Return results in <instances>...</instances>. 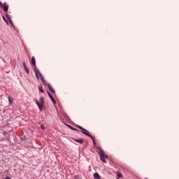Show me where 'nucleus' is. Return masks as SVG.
I'll list each match as a JSON object with an SVG mask.
<instances>
[{"mask_svg": "<svg viewBox=\"0 0 179 179\" xmlns=\"http://www.w3.org/2000/svg\"><path fill=\"white\" fill-rule=\"evenodd\" d=\"M34 72L36 73V76L37 79H41L43 86H48L49 90L52 93H55V90H54L52 87H51V85H50V84L47 83V82H45V80L43 78V75L41 74V73H40V71H38V69H36L34 70Z\"/></svg>", "mask_w": 179, "mask_h": 179, "instance_id": "1", "label": "nucleus"}, {"mask_svg": "<svg viewBox=\"0 0 179 179\" xmlns=\"http://www.w3.org/2000/svg\"><path fill=\"white\" fill-rule=\"evenodd\" d=\"M98 149L99 150V155L100 156V159H101V162H103V163H107V161L106 160V159H108V156L107 155H106L104 151L103 150L100 149V148H99Z\"/></svg>", "mask_w": 179, "mask_h": 179, "instance_id": "2", "label": "nucleus"}, {"mask_svg": "<svg viewBox=\"0 0 179 179\" xmlns=\"http://www.w3.org/2000/svg\"><path fill=\"white\" fill-rule=\"evenodd\" d=\"M44 97L43 96L39 98V101H36V104L40 111H43V107H44Z\"/></svg>", "mask_w": 179, "mask_h": 179, "instance_id": "3", "label": "nucleus"}, {"mask_svg": "<svg viewBox=\"0 0 179 179\" xmlns=\"http://www.w3.org/2000/svg\"><path fill=\"white\" fill-rule=\"evenodd\" d=\"M77 128L80 129L82 134H83L84 135H86V136H89V138H92V135H90V134H89V131H87V129H85V128L82 127L80 125H77Z\"/></svg>", "mask_w": 179, "mask_h": 179, "instance_id": "4", "label": "nucleus"}, {"mask_svg": "<svg viewBox=\"0 0 179 179\" xmlns=\"http://www.w3.org/2000/svg\"><path fill=\"white\" fill-rule=\"evenodd\" d=\"M0 6L3 8V11L6 13L8 10H9V6L7 5L6 3H2V1H0Z\"/></svg>", "mask_w": 179, "mask_h": 179, "instance_id": "5", "label": "nucleus"}, {"mask_svg": "<svg viewBox=\"0 0 179 179\" xmlns=\"http://www.w3.org/2000/svg\"><path fill=\"white\" fill-rule=\"evenodd\" d=\"M47 93H48V94L50 99L52 100L53 104H56L57 101H55V99H54V96H52L50 94V92L48 91Z\"/></svg>", "mask_w": 179, "mask_h": 179, "instance_id": "6", "label": "nucleus"}, {"mask_svg": "<svg viewBox=\"0 0 179 179\" xmlns=\"http://www.w3.org/2000/svg\"><path fill=\"white\" fill-rule=\"evenodd\" d=\"M6 18L9 20V22L10 23L11 26H14L13 25V22H12V20L10 19V17H9V15H8V14H6Z\"/></svg>", "mask_w": 179, "mask_h": 179, "instance_id": "7", "label": "nucleus"}, {"mask_svg": "<svg viewBox=\"0 0 179 179\" xmlns=\"http://www.w3.org/2000/svg\"><path fill=\"white\" fill-rule=\"evenodd\" d=\"M31 64L34 65V68H36V58L34 57L31 58Z\"/></svg>", "mask_w": 179, "mask_h": 179, "instance_id": "8", "label": "nucleus"}, {"mask_svg": "<svg viewBox=\"0 0 179 179\" xmlns=\"http://www.w3.org/2000/svg\"><path fill=\"white\" fill-rule=\"evenodd\" d=\"M94 179H100V175L99 174V173H94Z\"/></svg>", "mask_w": 179, "mask_h": 179, "instance_id": "9", "label": "nucleus"}, {"mask_svg": "<svg viewBox=\"0 0 179 179\" xmlns=\"http://www.w3.org/2000/svg\"><path fill=\"white\" fill-rule=\"evenodd\" d=\"M74 141L77 142L78 143H83V138L74 139Z\"/></svg>", "mask_w": 179, "mask_h": 179, "instance_id": "10", "label": "nucleus"}, {"mask_svg": "<svg viewBox=\"0 0 179 179\" xmlns=\"http://www.w3.org/2000/svg\"><path fill=\"white\" fill-rule=\"evenodd\" d=\"M8 101L10 104H13V99H12V96H8Z\"/></svg>", "mask_w": 179, "mask_h": 179, "instance_id": "11", "label": "nucleus"}, {"mask_svg": "<svg viewBox=\"0 0 179 179\" xmlns=\"http://www.w3.org/2000/svg\"><path fill=\"white\" fill-rule=\"evenodd\" d=\"M38 90H40L41 93H44V89H43V85H38Z\"/></svg>", "mask_w": 179, "mask_h": 179, "instance_id": "12", "label": "nucleus"}, {"mask_svg": "<svg viewBox=\"0 0 179 179\" xmlns=\"http://www.w3.org/2000/svg\"><path fill=\"white\" fill-rule=\"evenodd\" d=\"M69 128H70V129H71L72 131H76V132H79V130L78 129H75L72 126H69Z\"/></svg>", "mask_w": 179, "mask_h": 179, "instance_id": "13", "label": "nucleus"}, {"mask_svg": "<svg viewBox=\"0 0 179 179\" xmlns=\"http://www.w3.org/2000/svg\"><path fill=\"white\" fill-rule=\"evenodd\" d=\"M117 178H121L122 177V173H120V171L117 172Z\"/></svg>", "mask_w": 179, "mask_h": 179, "instance_id": "14", "label": "nucleus"}, {"mask_svg": "<svg viewBox=\"0 0 179 179\" xmlns=\"http://www.w3.org/2000/svg\"><path fill=\"white\" fill-rule=\"evenodd\" d=\"M90 138L92 139V141L93 144L94 145V146H96V141H94V138L92 137V136H91V137H90Z\"/></svg>", "mask_w": 179, "mask_h": 179, "instance_id": "15", "label": "nucleus"}, {"mask_svg": "<svg viewBox=\"0 0 179 179\" xmlns=\"http://www.w3.org/2000/svg\"><path fill=\"white\" fill-rule=\"evenodd\" d=\"M2 18L4 20V22L6 23V24H9V22H8V20H6V18H5V16H3Z\"/></svg>", "mask_w": 179, "mask_h": 179, "instance_id": "16", "label": "nucleus"}, {"mask_svg": "<svg viewBox=\"0 0 179 179\" xmlns=\"http://www.w3.org/2000/svg\"><path fill=\"white\" fill-rule=\"evenodd\" d=\"M24 69V71L27 72V73L29 75V69H28L27 67H25Z\"/></svg>", "mask_w": 179, "mask_h": 179, "instance_id": "17", "label": "nucleus"}, {"mask_svg": "<svg viewBox=\"0 0 179 179\" xmlns=\"http://www.w3.org/2000/svg\"><path fill=\"white\" fill-rule=\"evenodd\" d=\"M41 129H43V131H44V129H45V127L43 125H41Z\"/></svg>", "mask_w": 179, "mask_h": 179, "instance_id": "18", "label": "nucleus"}, {"mask_svg": "<svg viewBox=\"0 0 179 179\" xmlns=\"http://www.w3.org/2000/svg\"><path fill=\"white\" fill-rule=\"evenodd\" d=\"M23 67H24V69L27 68V66H26V63H24V62H23Z\"/></svg>", "mask_w": 179, "mask_h": 179, "instance_id": "19", "label": "nucleus"}, {"mask_svg": "<svg viewBox=\"0 0 179 179\" xmlns=\"http://www.w3.org/2000/svg\"><path fill=\"white\" fill-rule=\"evenodd\" d=\"M117 179H120V178H117Z\"/></svg>", "mask_w": 179, "mask_h": 179, "instance_id": "20", "label": "nucleus"}]
</instances>
